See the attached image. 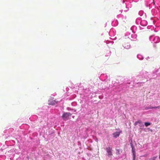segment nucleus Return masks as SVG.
Wrapping results in <instances>:
<instances>
[{
	"label": "nucleus",
	"mask_w": 160,
	"mask_h": 160,
	"mask_svg": "<svg viewBox=\"0 0 160 160\" xmlns=\"http://www.w3.org/2000/svg\"><path fill=\"white\" fill-rule=\"evenodd\" d=\"M105 150L107 153V156L108 157L110 158L111 157L112 155V148L110 147H109L106 148H105Z\"/></svg>",
	"instance_id": "obj_1"
},
{
	"label": "nucleus",
	"mask_w": 160,
	"mask_h": 160,
	"mask_svg": "<svg viewBox=\"0 0 160 160\" xmlns=\"http://www.w3.org/2000/svg\"><path fill=\"white\" fill-rule=\"evenodd\" d=\"M72 114L70 112H66L63 113L62 118L64 120H67L69 119V117H70Z\"/></svg>",
	"instance_id": "obj_2"
},
{
	"label": "nucleus",
	"mask_w": 160,
	"mask_h": 160,
	"mask_svg": "<svg viewBox=\"0 0 160 160\" xmlns=\"http://www.w3.org/2000/svg\"><path fill=\"white\" fill-rule=\"evenodd\" d=\"M54 98L51 97L48 100V103L50 105H54L57 103L58 101L57 100H53Z\"/></svg>",
	"instance_id": "obj_3"
},
{
	"label": "nucleus",
	"mask_w": 160,
	"mask_h": 160,
	"mask_svg": "<svg viewBox=\"0 0 160 160\" xmlns=\"http://www.w3.org/2000/svg\"><path fill=\"white\" fill-rule=\"evenodd\" d=\"M112 134L114 137L117 138L120 135V132H117L113 133Z\"/></svg>",
	"instance_id": "obj_4"
},
{
	"label": "nucleus",
	"mask_w": 160,
	"mask_h": 160,
	"mask_svg": "<svg viewBox=\"0 0 160 160\" xmlns=\"http://www.w3.org/2000/svg\"><path fill=\"white\" fill-rule=\"evenodd\" d=\"M144 124L146 127H148L151 125V123L149 122H145Z\"/></svg>",
	"instance_id": "obj_5"
},
{
	"label": "nucleus",
	"mask_w": 160,
	"mask_h": 160,
	"mask_svg": "<svg viewBox=\"0 0 160 160\" xmlns=\"http://www.w3.org/2000/svg\"><path fill=\"white\" fill-rule=\"evenodd\" d=\"M138 122H141V123L140 122H138V124H139V126L141 127H142V126L143 125V123H142V122L140 120H138Z\"/></svg>",
	"instance_id": "obj_6"
},
{
	"label": "nucleus",
	"mask_w": 160,
	"mask_h": 160,
	"mask_svg": "<svg viewBox=\"0 0 160 160\" xmlns=\"http://www.w3.org/2000/svg\"><path fill=\"white\" fill-rule=\"evenodd\" d=\"M153 109V107H148V108H145V109L146 110H148L149 109Z\"/></svg>",
	"instance_id": "obj_7"
},
{
	"label": "nucleus",
	"mask_w": 160,
	"mask_h": 160,
	"mask_svg": "<svg viewBox=\"0 0 160 160\" xmlns=\"http://www.w3.org/2000/svg\"><path fill=\"white\" fill-rule=\"evenodd\" d=\"M132 153H133V159L134 160L135 158V152L133 150H132Z\"/></svg>",
	"instance_id": "obj_8"
},
{
	"label": "nucleus",
	"mask_w": 160,
	"mask_h": 160,
	"mask_svg": "<svg viewBox=\"0 0 160 160\" xmlns=\"http://www.w3.org/2000/svg\"><path fill=\"white\" fill-rule=\"evenodd\" d=\"M138 122H140V123H141V122H138V120L137 121H136V122L134 124V125L135 126H136V125H137V124H138Z\"/></svg>",
	"instance_id": "obj_9"
},
{
	"label": "nucleus",
	"mask_w": 160,
	"mask_h": 160,
	"mask_svg": "<svg viewBox=\"0 0 160 160\" xmlns=\"http://www.w3.org/2000/svg\"><path fill=\"white\" fill-rule=\"evenodd\" d=\"M160 108V106H157V107H153V109L154 108Z\"/></svg>",
	"instance_id": "obj_10"
},
{
	"label": "nucleus",
	"mask_w": 160,
	"mask_h": 160,
	"mask_svg": "<svg viewBox=\"0 0 160 160\" xmlns=\"http://www.w3.org/2000/svg\"><path fill=\"white\" fill-rule=\"evenodd\" d=\"M159 159H160V155L159 156Z\"/></svg>",
	"instance_id": "obj_11"
}]
</instances>
